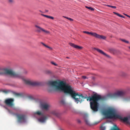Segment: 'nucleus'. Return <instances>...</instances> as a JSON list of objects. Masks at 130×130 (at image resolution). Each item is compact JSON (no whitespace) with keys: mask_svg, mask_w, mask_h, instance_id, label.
I'll use <instances>...</instances> for the list:
<instances>
[{"mask_svg":"<svg viewBox=\"0 0 130 130\" xmlns=\"http://www.w3.org/2000/svg\"><path fill=\"white\" fill-rule=\"evenodd\" d=\"M51 84L55 90L69 94L77 104L81 103L84 101V99L87 98L86 96L76 93L71 86L67 84L65 82L59 80L52 82Z\"/></svg>","mask_w":130,"mask_h":130,"instance_id":"f257e3e1","label":"nucleus"},{"mask_svg":"<svg viewBox=\"0 0 130 130\" xmlns=\"http://www.w3.org/2000/svg\"><path fill=\"white\" fill-rule=\"evenodd\" d=\"M104 114L108 118H118L126 122L130 125L128 119L130 121V116L128 117V119L127 117L123 118L120 116L116 113V110L113 108H110L107 109L104 113Z\"/></svg>","mask_w":130,"mask_h":130,"instance_id":"f03ea898","label":"nucleus"},{"mask_svg":"<svg viewBox=\"0 0 130 130\" xmlns=\"http://www.w3.org/2000/svg\"><path fill=\"white\" fill-rule=\"evenodd\" d=\"M102 99V98L101 95L96 93L93 94L91 97H88L87 100H89L90 101V106L93 112H96L98 111L99 106L98 102Z\"/></svg>","mask_w":130,"mask_h":130,"instance_id":"7ed1b4c3","label":"nucleus"},{"mask_svg":"<svg viewBox=\"0 0 130 130\" xmlns=\"http://www.w3.org/2000/svg\"><path fill=\"white\" fill-rule=\"evenodd\" d=\"M4 71H5V73L9 75L14 77H18L19 76V74L15 73L11 70L7 69H4L0 67V75L5 74Z\"/></svg>","mask_w":130,"mask_h":130,"instance_id":"20e7f679","label":"nucleus"},{"mask_svg":"<svg viewBox=\"0 0 130 130\" xmlns=\"http://www.w3.org/2000/svg\"><path fill=\"white\" fill-rule=\"evenodd\" d=\"M124 92L122 91H118L113 93H110L108 94L107 97L109 98L116 99L123 96L124 95Z\"/></svg>","mask_w":130,"mask_h":130,"instance_id":"39448f33","label":"nucleus"},{"mask_svg":"<svg viewBox=\"0 0 130 130\" xmlns=\"http://www.w3.org/2000/svg\"><path fill=\"white\" fill-rule=\"evenodd\" d=\"M18 121L19 123H24L26 121V116L24 114H16Z\"/></svg>","mask_w":130,"mask_h":130,"instance_id":"423d86ee","label":"nucleus"},{"mask_svg":"<svg viewBox=\"0 0 130 130\" xmlns=\"http://www.w3.org/2000/svg\"><path fill=\"white\" fill-rule=\"evenodd\" d=\"M23 80L26 84L34 86H41L42 84V83L41 82H32L25 79H23Z\"/></svg>","mask_w":130,"mask_h":130,"instance_id":"0eeeda50","label":"nucleus"},{"mask_svg":"<svg viewBox=\"0 0 130 130\" xmlns=\"http://www.w3.org/2000/svg\"><path fill=\"white\" fill-rule=\"evenodd\" d=\"M14 99L12 98L8 99H6L4 103L5 104L9 106L12 107L13 105V102Z\"/></svg>","mask_w":130,"mask_h":130,"instance_id":"6e6552de","label":"nucleus"},{"mask_svg":"<svg viewBox=\"0 0 130 130\" xmlns=\"http://www.w3.org/2000/svg\"><path fill=\"white\" fill-rule=\"evenodd\" d=\"M40 107L42 110H47L48 109L49 106L45 103H41L40 104Z\"/></svg>","mask_w":130,"mask_h":130,"instance_id":"1a4fd4ad","label":"nucleus"},{"mask_svg":"<svg viewBox=\"0 0 130 130\" xmlns=\"http://www.w3.org/2000/svg\"><path fill=\"white\" fill-rule=\"evenodd\" d=\"M52 114L54 116L58 117L59 118L60 117V114L57 111L54 110L51 111H49V117L50 116V115Z\"/></svg>","mask_w":130,"mask_h":130,"instance_id":"9d476101","label":"nucleus"},{"mask_svg":"<svg viewBox=\"0 0 130 130\" xmlns=\"http://www.w3.org/2000/svg\"><path fill=\"white\" fill-rule=\"evenodd\" d=\"M94 49L95 50H96L99 52L103 55L107 57L108 58H110V56H109L106 54L102 50L96 48H94Z\"/></svg>","mask_w":130,"mask_h":130,"instance_id":"9b49d317","label":"nucleus"},{"mask_svg":"<svg viewBox=\"0 0 130 130\" xmlns=\"http://www.w3.org/2000/svg\"><path fill=\"white\" fill-rule=\"evenodd\" d=\"M3 92L5 93H9L12 92L14 94L17 96H19L20 95L19 93H16L15 92H13L10 90H4L3 91Z\"/></svg>","mask_w":130,"mask_h":130,"instance_id":"f8f14e48","label":"nucleus"},{"mask_svg":"<svg viewBox=\"0 0 130 130\" xmlns=\"http://www.w3.org/2000/svg\"><path fill=\"white\" fill-rule=\"evenodd\" d=\"M69 44L71 46L76 49H81L82 48V47L75 45L74 43H69Z\"/></svg>","mask_w":130,"mask_h":130,"instance_id":"ddd939ff","label":"nucleus"},{"mask_svg":"<svg viewBox=\"0 0 130 130\" xmlns=\"http://www.w3.org/2000/svg\"><path fill=\"white\" fill-rule=\"evenodd\" d=\"M84 119L86 124L88 125H91L90 122L87 116H85L84 117Z\"/></svg>","mask_w":130,"mask_h":130,"instance_id":"4468645a","label":"nucleus"},{"mask_svg":"<svg viewBox=\"0 0 130 130\" xmlns=\"http://www.w3.org/2000/svg\"><path fill=\"white\" fill-rule=\"evenodd\" d=\"M47 117L46 116H43L38 119V121L41 123L44 122L47 119Z\"/></svg>","mask_w":130,"mask_h":130,"instance_id":"2eb2a0df","label":"nucleus"},{"mask_svg":"<svg viewBox=\"0 0 130 130\" xmlns=\"http://www.w3.org/2000/svg\"><path fill=\"white\" fill-rule=\"evenodd\" d=\"M35 26L37 28L36 30V31L38 32H42V28L37 25H35Z\"/></svg>","mask_w":130,"mask_h":130,"instance_id":"dca6fc26","label":"nucleus"},{"mask_svg":"<svg viewBox=\"0 0 130 130\" xmlns=\"http://www.w3.org/2000/svg\"><path fill=\"white\" fill-rule=\"evenodd\" d=\"M96 38L105 40L106 38V37L102 35H100L99 34H97Z\"/></svg>","mask_w":130,"mask_h":130,"instance_id":"f3484780","label":"nucleus"},{"mask_svg":"<svg viewBox=\"0 0 130 130\" xmlns=\"http://www.w3.org/2000/svg\"><path fill=\"white\" fill-rule=\"evenodd\" d=\"M34 114L35 115H38L43 116V113L40 111H37L34 113Z\"/></svg>","mask_w":130,"mask_h":130,"instance_id":"a211bd4d","label":"nucleus"},{"mask_svg":"<svg viewBox=\"0 0 130 130\" xmlns=\"http://www.w3.org/2000/svg\"><path fill=\"white\" fill-rule=\"evenodd\" d=\"M89 34L91 35H92L94 37H95V38H96V36H97V34L95 32H89Z\"/></svg>","mask_w":130,"mask_h":130,"instance_id":"6ab92c4d","label":"nucleus"},{"mask_svg":"<svg viewBox=\"0 0 130 130\" xmlns=\"http://www.w3.org/2000/svg\"><path fill=\"white\" fill-rule=\"evenodd\" d=\"M89 34L91 35H92L94 37H95V38H96V36H97V34L95 32H89Z\"/></svg>","mask_w":130,"mask_h":130,"instance_id":"aec40b11","label":"nucleus"},{"mask_svg":"<svg viewBox=\"0 0 130 130\" xmlns=\"http://www.w3.org/2000/svg\"><path fill=\"white\" fill-rule=\"evenodd\" d=\"M113 13L114 14H115L117 16H118L119 17H121L122 18H124V16L122 15L117 13H116V12H113Z\"/></svg>","mask_w":130,"mask_h":130,"instance_id":"412c9836","label":"nucleus"},{"mask_svg":"<svg viewBox=\"0 0 130 130\" xmlns=\"http://www.w3.org/2000/svg\"><path fill=\"white\" fill-rule=\"evenodd\" d=\"M42 32L45 34H47L49 33L48 31L42 28Z\"/></svg>","mask_w":130,"mask_h":130,"instance_id":"4be33fe9","label":"nucleus"},{"mask_svg":"<svg viewBox=\"0 0 130 130\" xmlns=\"http://www.w3.org/2000/svg\"><path fill=\"white\" fill-rule=\"evenodd\" d=\"M85 7L89 10H91V11H94V9L90 7L86 6H85Z\"/></svg>","mask_w":130,"mask_h":130,"instance_id":"5701e85b","label":"nucleus"},{"mask_svg":"<svg viewBox=\"0 0 130 130\" xmlns=\"http://www.w3.org/2000/svg\"><path fill=\"white\" fill-rule=\"evenodd\" d=\"M63 17L65 18H66L69 20H70L71 21H73V20L70 18H68L66 16H63Z\"/></svg>","mask_w":130,"mask_h":130,"instance_id":"b1692460","label":"nucleus"},{"mask_svg":"<svg viewBox=\"0 0 130 130\" xmlns=\"http://www.w3.org/2000/svg\"><path fill=\"white\" fill-rule=\"evenodd\" d=\"M127 75V74L124 72H122L121 73V75L123 76H126Z\"/></svg>","mask_w":130,"mask_h":130,"instance_id":"393cba45","label":"nucleus"},{"mask_svg":"<svg viewBox=\"0 0 130 130\" xmlns=\"http://www.w3.org/2000/svg\"><path fill=\"white\" fill-rule=\"evenodd\" d=\"M110 130H120V129L118 127L113 128Z\"/></svg>","mask_w":130,"mask_h":130,"instance_id":"a878e982","label":"nucleus"},{"mask_svg":"<svg viewBox=\"0 0 130 130\" xmlns=\"http://www.w3.org/2000/svg\"><path fill=\"white\" fill-rule=\"evenodd\" d=\"M120 40L122 41L123 42H125L126 43H129V42L128 41H126L125 39H120Z\"/></svg>","mask_w":130,"mask_h":130,"instance_id":"bb28decb","label":"nucleus"},{"mask_svg":"<svg viewBox=\"0 0 130 130\" xmlns=\"http://www.w3.org/2000/svg\"><path fill=\"white\" fill-rule=\"evenodd\" d=\"M41 44H42L43 46H44L45 47H47L48 48H49V46H48L47 45H46L44 43H43L41 42Z\"/></svg>","mask_w":130,"mask_h":130,"instance_id":"cd10ccee","label":"nucleus"},{"mask_svg":"<svg viewBox=\"0 0 130 130\" xmlns=\"http://www.w3.org/2000/svg\"><path fill=\"white\" fill-rule=\"evenodd\" d=\"M51 63L53 64L56 66H58V64L55 63L54 62L51 61Z\"/></svg>","mask_w":130,"mask_h":130,"instance_id":"c85d7f7f","label":"nucleus"},{"mask_svg":"<svg viewBox=\"0 0 130 130\" xmlns=\"http://www.w3.org/2000/svg\"><path fill=\"white\" fill-rule=\"evenodd\" d=\"M60 102L61 104H64L65 103V101L64 100H62L60 101Z\"/></svg>","mask_w":130,"mask_h":130,"instance_id":"c756f323","label":"nucleus"},{"mask_svg":"<svg viewBox=\"0 0 130 130\" xmlns=\"http://www.w3.org/2000/svg\"><path fill=\"white\" fill-rule=\"evenodd\" d=\"M41 15H42V16H43L44 17H46L48 18H49V16H48V15H44V14H41Z\"/></svg>","mask_w":130,"mask_h":130,"instance_id":"7c9ffc66","label":"nucleus"},{"mask_svg":"<svg viewBox=\"0 0 130 130\" xmlns=\"http://www.w3.org/2000/svg\"><path fill=\"white\" fill-rule=\"evenodd\" d=\"M101 130H105V127L102 126L101 127Z\"/></svg>","mask_w":130,"mask_h":130,"instance_id":"2f4dec72","label":"nucleus"},{"mask_svg":"<svg viewBox=\"0 0 130 130\" xmlns=\"http://www.w3.org/2000/svg\"><path fill=\"white\" fill-rule=\"evenodd\" d=\"M83 32L85 33H86L87 34H89V32L88 31H83Z\"/></svg>","mask_w":130,"mask_h":130,"instance_id":"473e14b6","label":"nucleus"},{"mask_svg":"<svg viewBox=\"0 0 130 130\" xmlns=\"http://www.w3.org/2000/svg\"><path fill=\"white\" fill-rule=\"evenodd\" d=\"M14 0H8L9 2L10 3H11L14 2Z\"/></svg>","mask_w":130,"mask_h":130,"instance_id":"72a5a7b5","label":"nucleus"},{"mask_svg":"<svg viewBox=\"0 0 130 130\" xmlns=\"http://www.w3.org/2000/svg\"><path fill=\"white\" fill-rule=\"evenodd\" d=\"M44 72L46 74H48L49 73V71H48L45 70L44 71Z\"/></svg>","mask_w":130,"mask_h":130,"instance_id":"f704fd0d","label":"nucleus"},{"mask_svg":"<svg viewBox=\"0 0 130 130\" xmlns=\"http://www.w3.org/2000/svg\"><path fill=\"white\" fill-rule=\"evenodd\" d=\"M45 84H47V85H49V81L48 80L47 81L45 82Z\"/></svg>","mask_w":130,"mask_h":130,"instance_id":"c9c22d12","label":"nucleus"},{"mask_svg":"<svg viewBox=\"0 0 130 130\" xmlns=\"http://www.w3.org/2000/svg\"><path fill=\"white\" fill-rule=\"evenodd\" d=\"M49 19H54V18L53 17L49 16Z\"/></svg>","mask_w":130,"mask_h":130,"instance_id":"e433bc0d","label":"nucleus"},{"mask_svg":"<svg viewBox=\"0 0 130 130\" xmlns=\"http://www.w3.org/2000/svg\"><path fill=\"white\" fill-rule=\"evenodd\" d=\"M82 78L84 79H85L87 78V77L86 76H82Z\"/></svg>","mask_w":130,"mask_h":130,"instance_id":"4c0bfd02","label":"nucleus"},{"mask_svg":"<svg viewBox=\"0 0 130 130\" xmlns=\"http://www.w3.org/2000/svg\"><path fill=\"white\" fill-rule=\"evenodd\" d=\"M125 100L126 101H129L130 102V98H129L128 99H125Z\"/></svg>","mask_w":130,"mask_h":130,"instance_id":"58836bf2","label":"nucleus"},{"mask_svg":"<svg viewBox=\"0 0 130 130\" xmlns=\"http://www.w3.org/2000/svg\"><path fill=\"white\" fill-rule=\"evenodd\" d=\"M124 14L125 15H126V16H127V17H129V18H130V16H129V15H127V14Z\"/></svg>","mask_w":130,"mask_h":130,"instance_id":"ea45409f","label":"nucleus"},{"mask_svg":"<svg viewBox=\"0 0 130 130\" xmlns=\"http://www.w3.org/2000/svg\"><path fill=\"white\" fill-rule=\"evenodd\" d=\"M77 122L78 123H80L81 122L80 121L79 119L77 120Z\"/></svg>","mask_w":130,"mask_h":130,"instance_id":"a19ab883","label":"nucleus"},{"mask_svg":"<svg viewBox=\"0 0 130 130\" xmlns=\"http://www.w3.org/2000/svg\"><path fill=\"white\" fill-rule=\"evenodd\" d=\"M107 7H112V6H111V5H106Z\"/></svg>","mask_w":130,"mask_h":130,"instance_id":"79ce46f5","label":"nucleus"},{"mask_svg":"<svg viewBox=\"0 0 130 130\" xmlns=\"http://www.w3.org/2000/svg\"><path fill=\"white\" fill-rule=\"evenodd\" d=\"M111 8H113L115 9V8H116V6H112Z\"/></svg>","mask_w":130,"mask_h":130,"instance_id":"37998d69","label":"nucleus"},{"mask_svg":"<svg viewBox=\"0 0 130 130\" xmlns=\"http://www.w3.org/2000/svg\"><path fill=\"white\" fill-rule=\"evenodd\" d=\"M49 74H52V73L51 72L49 71Z\"/></svg>","mask_w":130,"mask_h":130,"instance_id":"c03bdc74","label":"nucleus"},{"mask_svg":"<svg viewBox=\"0 0 130 130\" xmlns=\"http://www.w3.org/2000/svg\"><path fill=\"white\" fill-rule=\"evenodd\" d=\"M49 49H51V50H52V48H51V47H49Z\"/></svg>","mask_w":130,"mask_h":130,"instance_id":"a18cd8bd","label":"nucleus"},{"mask_svg":"<svg viewBox=\"0 0 130 130\" xmlns=\"http://www.w3.org/2000/svg\"><path fill=\"white\" fill-rule=\"evenodd\" d=\"M66 58L68 59L69 58H70L68 57H66Z\"/></svg>","mask_w":130,"mask_h":130,"instance_id":"49530a36","label":"nucleus"},{"mask_svg":"<svg viewBox=\"0 0 130 130\" xmlns=\"http://www.w3.org/2000/svg\"><path fill=\"white\" fill-rule=\"evenodd\" d=\"M49 84H50V82H49Z\"/></svg>","mask_w":130,"mask_h":130,"instance_id":"de8ad7c7","label":"nucleus"},{"mask_svg":"<svg viewBox=\"0 0 130 130\" xmlns=\"http://www.w3.org/2000/svg\"><path fill=\"white\" fill-rule=\"evenodd\" d=\"M129 48L130 49V46L129 47Z\"/></svg>","mask_w":130,"mask_h":130,"instance_id":"09e8293b","label":"nucleus"},{"mask_svg":"<svg viewBox=\"0 0 130 130\" xmlns=\"http://www.w3.org/2000/svg\"><path fill=\"white\" fill-rule=\"evenodd\" d=\"M40 11V12H41V11Z\"/></svg>","mask_w":130,"mask_h":130,"instance_id":"8fccbe9b","label":"nucleus"}]
</instances>
